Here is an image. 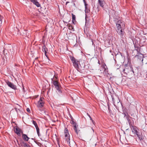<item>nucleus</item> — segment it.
Here are the masks:
<instances>
[{
  "label": "nucleus",
  "mask_w": 147,
  "mask_h": 147,
  "mask_svg": "<svg viewBox=\"0 0 147 147\" xmlns=\"http://www.w3.org/2000/svg\"><path fill=\"white\" fill-rule=\"evenodd\" d=\"M69 29L70 30H72L74 29V28L72 26H69Z\"/></svg>",
  "instance_id": "393cba45"
},
{
  "label": "nucleus",
  "mask_w": 147,
  "mask_h": 147,
  "mask_svg": "<svg viewBox=\"0 0 147 147\" xmlns=\"http://www.w3.org/2000/svg\"><path fill=\"white\" fill-rule=\"evenodd\" d=\"M137 135L140 141L144 139V136H143L142 135H140L138 134Z\"/></svg>",
  "instance_id": "4468645a"
},
{
  "label": "nucleus",
  "mask_w": 147,
  "mask_h": 147,
  "mask_svg": "<svg viewBox=\"0 0 147 147\" xmlns=\"http://www.w3.org/2000/svg\"><path fill=\"white\" fill-rule=\"evenodd\" d=\"M110 52L111 53L112 52L111 50H110Z\"/></svg>",
  "instance_id": "58836bf2"
},
{
  "label": "nucleus",
  "mask_w": 147,
  "mask_h": 147,
  "mask_svg": "<svg viewBox=\"0 0 147 147\" xmlns=\"http://www.w3.org/2000/svg\"><path fill=\"white\" fill-rule=\"evenodd\" d=\"M16 111L17 112H18V111H20L19 109H17L16 108Z\"/></svg>",
  "instance_id": "473e14b6"
},
{
  "label": "nucleus",
  "mask_w": 147,
  "mask_h": 147,
  "mask_svg": "<svg viewBox=\"0 0 147 147\" xmlns=\"http://www.w3.org/2000/svg\"><path fill=\"white\" fill-rule=\"evenodd\" d=\"M64 133L65 134H69L67 128H65L64 130Z\"/></svg>",
  "instance_id": "b1692460"
},
{
  "label": "nucleus",
  "mask_w": 147,
  "mask_h": 147,
  "mask_svg": "<svg viewBox=\"0 0 147 147\" xmlns=\"http://www.w3.org/2000/svg\"><path fill=\"white\" fill-rule=\"evenodd\" d=\"M74 5H75V3H74Z\"/></svg>",
  "instance_id": "79ce46f5"
},
{
  "label": "nucleus",
  "mask_w": 147,
  "mask_h": 147,
  "mask_svg": "<svg viewBox=\"0 0 147 147\" xmlns=\"http://www.w3.org/2000/svg\"><path fill=\"white\" fill-rule=\"evenodd\" d=\"M71 59L73 63L74 66L76 69L78 71L79 69H80L79 65V61L76 60L73 57H71Z\"/></svg>",
  "instance_id": "20e7f679"
},
{
  "label": "nucleus",
  "mask_w": 147,
  "mask_h": 147,
  "mask_svg": "<svg viewBox=\"0 0 147 147\" xmlns=\"http://www.w3.org/2000/svg\"><path fill=\"white\" fill-rule=\"evenodd\" d=\"M146 75H147V73Z\"/></svg>",
  "instance_id": "c03bdc74"
},
{
  "label": "nucleus",
  "mask_w": 147,
  "mask_h": 147,
  "mask_svg": "<svg viewBox=\"0 0 147 147\" xmlns=\"http://www.w3.org/2000/svg\"><path fill=\"white\" fill-rule=\"evenodd\" d=\"M5 50H3V52L4 53V52H5Z\"/></svg>",
  "instance_id": "4c0bfd02"
},
{
  "label": "nucleus",
  "mask_w": 147,
  "mask_h": 147,
  "mask_svg": "<svg viewBox=\"0 0 147 147\" xmlns=\"http://www.w3.org/2000/svg\"><path fill=\"white\" fill-rule=\"evenodd\" d=\"M22 137L23 139L25 141H28L30 138L26 134H22Z\"/></svg>",
  "instance_id": "9b49d317"
},
{
  "label": "nucleus",
  "mask_w": 147,
  "mask_h": 147,
  "mask_svg": "<svg viewBox=\"0 0 147 147\" xmlns=\"http://www.w3.org/2000/svg\"><path fill=\"white\" fill-rule=\"evenodd\" d=\"M89 118H90V120H92V121L93 123L94 124V121L92 120V118L90 116L89 117Z\"/></svg>",
  "instance_id": "cd10ccee"
},
{
  "label": "nucleus",
  "mask_w": 147,
  "mask_h": 147,
  "mask_svg": "<svg viewBox=\"0 0 147 147\" xmlns=\"http://www.w3.org/2000/svg\"><path fill=\"white\" fill-rule=\"evenodd\" d=\"M84 2V3L85 7L87 6V4H86L85 0V2Z\"/></svg>",
  "instance_id": "2f4dec72"
},
{
  "label": "nucleus",
  "mask_w": 147,
  "mask_h": 147,
  "mask_svg": "<svg viewBox=\"0 0 147 147\" xmlns=\"http://www.w3.org/2000/svg\"><path fill=\"white\" fill-rule=\"evenodd\" d=\"M87 115L89 117L90 116V115L88 113H87Z\"/></svg>",
  "instance_id": "c9c22d12"
},
{
  "label": "nucleus",
  "mask_w": 147,
  "mask_h": 147,
  "mask_svg": "<svg viewBox=\"0 0 147 147\" xmlns=\"http://www.w3.org/2000/svg\"><path fill=\"white\" fill-rule=\"evenodd\" d=\"M23 144L24 147H30V146L26 143L24 142Z\"/></svg>",
  "instance_id": "aec40b11"
},
{
  "label": "nucleus",
  "mask_w": 147,
  "mask_h": 147,
  "mask_svg": "<svg viewBox=\"0 0 147 147\" xmlns=\"http://www.w3.org/2000/svg\"><path fill=\"white\" fill-rule=\"evenodd\" d=\"M109 16L110 18L113 17L115 20L114 21L116 22L117 21L116 23V26L117 28V32L120 35L121 37H123L124 32V29L125 27V25L124 22H122L121 20H117L119 18V16L117 12L113 10L110 11L109 12Z\"/></svg>",
  "instance_id": "f257e3e1"
},
{
  "label": "nucleus",
  "mask_w": 147,
  "mask_h": 147,
  "mask_svg": "<svg viewBox=\"0 0 147 147\" xmlns=\"http://www.w3.org/2000/svg\"><path fill=\"white\" fill-rule=\"evenodd\" d=\"M65 137L66 141L70 147H72L75 145V143L74 141L71 140L70 142L69 135V134H65Z\"/></svg>",
  "instance_id": "7ed1b4c3"
},
{
  "label": "nucleus",
  "mask_w": 147,
  "mask_h": 147,
  "mask_svg": "<svg viewBox=\"0 0 147 147\" xmlns=\"http://www.w3.org/2000/svg\"><path fill=\"white\" fill-rule=\"evenodd\" d=\"M69 1H67L66 3V5L68 3H69Z\"/></svg>",
  "instance_id": "e433bc0d"
},
{
  "label": "nucleus",
  "mask_w": 147,
  "mask_h": 147,
  "mask_svg": "<svg viewBox=\"0 0 147 147\" xmlns=\"http://www.w3.org/2000/svg\"><path fill=\"white\" fill-rule=\"evenodd\" d=\"M52 82L53 83V84L55 86V88L58 91V93H61V90L60 87L58 82L57 81L53 80V78H51Z\"/></svg>",
  "instance_id": "39448f33"
},
{
  "label": "nucleus",
  "mask_w": 147,
  "mask_h": 147,
  "mask_svg": "<svg viewBox=\"0 0 147 147\" xmlns=\"http://www.w3.org/2000/svg\"><path fill=\"white\" fill-rule=\"evenodd\" d=\"M138 58V60L139 62H141L142 63L143 60V58L144 57V55L140 53H138L137 54L136 56Z\"/></svg>",
  "instance_id": "6e6552de"
},
{
  "label": "nucleus",
  "mask_w": 147,
  "mask_h": 147,
  "mask_svg": "<svg viewBox=\"0 0 147 147\" xmlns=\"http://www.w3.org/2000/svg\"><path fill=\"white\" fill-rule=\"evenodd\" d=\"M112 55L113 56H114V55H115L116 58H117L118 59H119L122 57V55L121 53L119 51L117 52V53H116L113 52V53H112Z\"/></svg>",
  "instance_id": "1a4fd4ad"
},
{
  "label": "nucleus",
  "mask_w": 147,
  "mask_h": 147,
  "mask_svg": "<svg viewBox=\"0 0 147 147\" xmlns=\"http://www.w3.org/2000/svg\"><path fill=\"white\" fill-rule=\"evenodd\" d=\"M36 6L38 7H40V5L39 4V3L38 2H36V3L35 5Z\"/></svg>",
  "instance_id": "4be33fe9"
},
{
  "label": "nucleus",
  "mask_w": 147,
  "mask_h": 147,
  "mask_svg": "<svg viewBox=\"0 0 147 147\" xmlns=\"http://www.w3.org/2000/svg\"><path fill=\"white\" fill-rule=\"evenodd\" d=\"M26 110H27V111H28V112H30V109L28 108H27L26 109Z\"/></svg>",
  "instance_id": "c756f323"
},
{
  "label": "nucleus",
  "mask_w": 147,
  "mask_h": 147,
  "mask_svg": "<svg viewBox=\"0 0 147 147\" xmlns=\"http://www.w3.org/2000/svg\"><path fill=\"white\" fill-rule=\"evenodd\" d=\"M92 130L93 131V132H94V130H93V129H92Z\"/></svg>",
  "instance_id": "a19ab883"
},
{
  "label": "nucleus",
  "mask_w": 147,
  "mask_h": 147,
  "mask_svg": "<svg viewBox=\"0 0 147 147\" xmlns=\"http://www.w3.org/2000/svg\"><path fill=\"white\" fill-rule=\"evenodd\" d=\"M36 129L37 134L38 136H39L40 135V134L39 133V129L38 127V126L37 127H36Z\"/></svg>",
  "instance_id": "6ab92c4d"
},
{
  "label": "nucleus",
  "mask_w": 147,
  "mask_h": 147,
  "mask_svg": "<svg viewBox=\"0 0 147 147\" xmlns=\"http://www.w3.org/2000/svg\"><path fill=\"white\" fill-rule=\"evenodd\" d=\"M80 65L81 67H82L83 68L85 67V65H82V66H81L80 64Z\"/></svg>",
  "instance_id": "f704fd0d"
},
{
  "label": "nucleus",
  "mask_w": 147,
  "mask_h": 147,
  "mask_svg": "<svg viewBox=\"0 0 147 147\" xmlns=\"http://www.w3.org/2000/svg\"><path fill=\"white\" fill-rule=\"evenodd\" d=\"M108 109L109 111V112H110V107L108 105Z\"/></svg>",
  "instance_id": "72a5a7b5"
},
{
  "label": "nucleus",
  "mask_w": 147,
  "mask_h": 147,
  "mask_svg": "<svg viewBox=\"0 0 147 147\" xmlns=\"http://www.w3.org/2000/svg\"><path fill=\"white\" fill-rule=\"evenodd\" d=\"M85 0H83L84 2H85Z\"/></svg>",
  "instance_id": "ea45409f"
},
{
  "label": "nucleus",
  "mask_w": 147,
  "mask_h": 147,
  "mask_svg": "<svg viewBox=\"0 0 147 147\" xmlns=\"http://www.w3.org/2000/svg\"><path fill=\"white\" fill-rule=\"evenodd\" d=\"M70 123L73 125V128L75 127H77V126H76L77 124L76 122L74 121L73 119H72L71 121L70 122Z\"/></svg>",
  "instance_id": "f3484780"
},
{
  "label": "nucleus",
  "mask_w": 147,
  "mask_h": 147,
  "mask_svg": "<svg viewBox=\"0 0 147 147\" xmlns=\"http://www.w3.org/2000/svg\"><path fill=\"white\" fill-rule=\"evenodd\" d=\"M42 51L43 52L45 53V55L47 57L46 53H47V51H48V49L45 45L42 47Z\"/></svg>",
  "instance_id": "f8f14e48"
},
{
  "label": "nucleus",
  "mask_w": 147,
  "mask_h": 147,
  "mask_svg": "<svg viewBox=\"0 0 147 147\" xmlns=\"http://www.w3.org/2000/svg\"><path fill=\"white\" fill-rule=\"evenodd\" d=\"M55 77V78H57L56 77Z\"/></svg>",
  "instance_id": "37998d69"
},
{
  "label": "nucleus",
  "mask_w": 147,
  "mask_h": 147,
  "mask_svg": "<svg viewBox=\"0 0 147 147\" xmlns=\"http://www.w3.org/2000/svg\"><path fill=\"white\" fill-rule=\"evenodd\" d=\"M98 1L100 6L103 8L104 5V2L102 0Z\"/></svg>",
  "instance_id": "2eb2a0df"
},
{
  "label": "nucleus",
  "mask_w": 147,
  "mask_h": 147,
  "mask_svg": "<svg viewBox=\"0 0 147 147\" xmlns=\"http://www.w3.org/2000/svg\"><path fill=\"white\" fill-rule=\"evenodd\" d=\"M32 123L34 125L35 127H38L37 124V123H36V122L35 121H34V120H32Z\"/></svg>",
  "instance_id": "a211bd4d"
},
{
  "label": "nucleus",
  "mask_w": 147,
  "mask_h": 147,
  "mask_svg": "<svg viewBox=\"0 0 147 147\" xmlns=\"http://www.w3.org/2000/svg\"><path fill=\"white\" fill-rule=\"evenodd\" d=\"M21 129L18 127H17L14 129V131L18 135L20 136V131Z\"/></svg>",
  "instance_id": "9d476101"
},
{
  "label": "nucleus",
  "mask_w": 147,
  "mask_h": 147,
  "mask_svg": "<svg viewBox=\"0 0 147 147\" xmlns=\"http://www.w3.org/2000/svg\"><path fill=\"white\" fill-rule=\"evenodd\" d=\"M5 82L8 86L14 90L16 89V86L13 83L10 82L9 80H6L5 81Z\"/></svg>",
  "instance_id": "0eeeda50"
},
{
  "label": "nucleus",
  "mask_w": 147,
  "mask_h": 147,
  "mask_svg": "<svg viewBox=\"0 0 147 147\" xmlns=\"http://www.w3.org/2000/svg\"><path fill=\"white\" fill-rule=\"evenodd\" d=\"M71 15L72 16V18L73 20H75L76 19V16L74 15L73 13H71Z\"/></svg>",
  "instance_id": "5701e85b"
},
{
  "label": "nucleus",
  "mask_w": 147,
  "mask_h": 147,
  "mask_svg": "<svg viewBox=\"0 0 147 147\" xmlns=\"http://www.w3.org/2000/svg\"><path fill=\"white\" fill-rule=\"evenodd\" d=\"M30 1L32 2L35 5L36 3V2L37 1V0H30Z\"/></svg>",
  "instance_id": "412c9836"
},
{
  "label": "nucleus",
  "mask_w": 147,
  "mask_h": 147,
  "mask_svg": "<svg viewBox=\"0 0 147 147\" xmlns=\"http://www.w3.org/2000/svg\"><path fill=\"white\" fill-rule=\"evenodd\" d=\"M123 71L126 75L129 76L134 74V73L132 67L130 66L126 65L125 69H123Z\"/></svg>",
  "instance_id": "f03ea898"
},
{
  "label": "nucleus",
  "mask_w": 147,
  "mask_h": 147,
  "mask_svg": "<svg viewBox=\"0 0 147 147\" xmlns=\"http://www.w3.org/2000/svg\"><path fill=\"white\" fill-rule=\"evenodd\" d=\"M126 119L128 121V122H129L130 121V120L129 119V117H128V116H127L126 117Z\"/></svg>",
  "instance_id": "a878e982"
},
{
  "label": "nucleus",
  "mask_w": 147,
  "mask_h": 147,
  "mask_svg": "<svg viewBox=\"0 0 147 147\" xmlns=\"http://www.w3.org/2000/svg\"><path fill=\"white\" fill-rule=\"evenodd\" d=\"M103 67L104 68V71L106 72V71H107V69L105 67V66H103Z\"/></svg>",
  "instance_id": "bb28decb"
},
{
  "label": "nucleus",
  "mask_w": 147,
  "mask_h": 147,
  "mask_svg": "<svg viewBox=\"0 0 147 147\" xmlns=\"http://www.w3.org/2000/svg\"><path fill=\"white\" fill-rule=\"evenodd\" d=\"M72 22L74 24H75V22H76V19L75 20H72Z\"/></svg>",
  "instance_id": "c85d7f7f"
},
{
  "label": "nucleus",
  "mask_w": 147,
  "mask_h": 147,
  "mask_svg": "<svg viewBox=\"0 0 147 147\" xmlns=\"http://www.w3.org/2000/svg\"><path fill=\"white\" fill-rule=\"evenodd\" d=\"M85 11H86V10H88V8L87 7V6L85 7ZM87 12H88V10H87Z\"/></svg>",
  "instance_id": "7c9ffc66"
},
{
  "label": "nucleus",
  "mask_w": 147,
  "mask_h": 147,
  "mask_svg": "<svg viewBox=\"0 0 147 147\" xmlns=\"http://www.w3.org/2000/svg\"><path fill=\"white\" fill-rule=\"evenodd\" d=\"M73 129L75 131V132L76 133L77 135H78L79 133H80V130L77 129V127H74Z\"/></svg>",
  "instance_id": "dca6fc26"
},
{
  "label": "nucleus",
  "mask_w": 147,
  "mask_h": 147,
  "mask_svg": "<svg viewBox=\"0 0 147 147\" xmlns=\"http://www.w3.org/2000/svg\"><path fill=\"white\" fill-rule=\"evenodd\" d=\"M132 132H133L134 134H136V135L138 134V131L136 128L134 126L132 127V128L131 129Z\"/></svg>",
  "instance_id": "ddd939ff"
},
{
  "label": "nucleus",
  "mask_w": 147,
  "mask_h": 147,
  "mask_svg": "<svg viewBox=\"0 0 147 147\" xmlns=\"http://www.w3.org/2000/svg\"><path fill=\"white\" fill-rule=\"evenodd\" d=\"M44 98L43 97H40L39 100L38 101L37 106L39 108L43 107L44 104V102L43 100Z\"/></svg>",
  "instance_id": "423d86ee"
}]
</instances>
